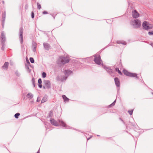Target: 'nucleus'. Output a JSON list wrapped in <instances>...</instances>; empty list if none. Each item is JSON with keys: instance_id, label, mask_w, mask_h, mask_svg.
Masks as SVG:
<instances>
[{"instance_id": "f257e3e1", "label": "nucleus", "mask_w": 153, "mask_h": 153, "mask_svg": "<svg viewBox=\"0 0 153 153\" xmlns=\"http://www.w3.org/2000/svg\"><path fill=\"white\" fill-rule=\"evenodd\" d=\"M131 24L134 28H139L141 25V22L138 19L132 20L131 22Z\"/></svg>"}, {"instance_id": "f03ea898", "label": "nucleus", "mask_w": 153, "mask_h": 153, "mask_svg": "<svg viewBox=\"0 0 153 153\" xmlns=\"http://www.w3.org/2000/svg\"><path fill=\"white\" fill-rule=\"evenodd\" d=\"M142 26L143 28L146 30L150 29L153 27V25L149 24L146 21H145L143 23Z\"/></svg>"}, {"instance_id": "7ed1b4c3", "label": "nucleus", "mask_w": 153, "mask_h": 153, "mask_svg": "<svg viewBox=\"0 0 153 153\" xmlns=\"http://www.w3.org/2000/svg\"><path fill=\"white\" fill-rule=\"evenodd\" d=\"M94 61L95 63L98 65H100L102 62V60L100 58V55L96 54L94 56Z\"/></svg>"}, {"instance_id": "20e7f679", "label": "nucleus", "mask_w": 153, "mask_h": 153, "mask_svg": "<svg viewBox=\"0 0 153 153\" xmlns=\"http://www.w3.org/2000/svg\"><path fill=\"white\" fill-rule=\"evenodd\" d=\"M123 73L125 75L131 77H137V74L135 73H132L128 72L127 71L124 70Z\"/></svg>"}, {"instance_id": "39448f33", "label": "nucleus", "mask_w": 153, "mask_h": 153, "mask_svg": "<svg viewBox=\"0 0 153 153\" xmlns=\"http://www.w3.org/2000/svg\"><path fill=\"white\" fill-rule=\"evenodd\" d=\"M60 60L61 62L64 64L68 63L69 62L70 59L68 57H66L65 58L64 57H62L60 58Z\"/></svg>"}, {"instance_id": "423d86ee", "label": "nucleus", "mask_w": 153, "mask_h": 153, "mask_svg": "<svg viewBox=\"0 0 153 153\" xmlns=\"http://www.w3.org/2000/svg\"><path fill=\"white\" fill-rule=\"evenodd\" d=\"M132 16L133 18H137L139 16V14L136 10H134L132 12Z\"/></svg>"}, {"instance_id": "0eeeda50", "label": "nucleus", "mask_w": 153, "mask_h": 153, "mask_svg": "<svg viewBox=\"0 0 153 153\" xmlns=\"http://www.w3.org/2000/svg\"><path fill=\"white\" fill-rule=\"evenodd\" d=\"M51 122L52 124L56 126H59V124L54 119H51Z\"/></svg>"}, {"instance_id": "6e6552de", "label": "nucleus", "mask_w": 153, "mask_h": 153, "mask_svg": "<svg viewBox=\"0 0 153 153\" xmlns=\"http://www.w3.org/2000/svg\"><path fill=\"white\" fill-rule=\"evenodd\" d=\"M114 81L117 86L119 87L120 86V82L119 79L117 78H115L114 79Z\"/></svg>"}, {"instance_id": "1a4fd4ad", "label": "nucleus", "mask_w": 153, "mask_h": 153, "mask_svg": "<svg viewBox=\"0 0 153 153\" xmlns=\"http://www.w3.org/2000/svg\"><path fill=\"white\" fill-rule=\"evenodd\" d=\"M45 86L47 88H49L50 86V83L49 81H44Z\"/></svg>"}, {"instance_id": "9d476101", "label": "nucleus", "mask_w": 153, "mask_h": 153, "mask_svg": "<svg viewBox=\"0 0 153 153\" xmlns=\"http://www.w3.org/2000/svg\"><path fill=\"white\" fill-rule=\"evenodd\" d=\"M42 80L41 79H39L38 80V83H39V86L40 88L42 87V85L41 84L42 83Z\"/></svg>"}, {"instance_id": "9b49d317", "label": "nucleus", "mask_w": 153, "mask_h": 153, "mask_svg": "<svg viewBox=\"0 0 153 153\" xmlns=\"http://www.w3.org/2000/svg\"><path fill=\"white\" fill-rule=\"evenodd\" d=\"M1 39L2 41L4 42L5 40V36L4 33H2L1 34Z\"/></svg>"}, {"instance_id": "f8f14e48", "label": "nucleus", "mask_w": 153, "mask_h": 153, "mask_svg": "<svg viewBox=\"0 0 153 153\" xmlns=\"http://www.w3.org/2000/svg\"><path fill=\"white\" fill-rule=\"evenodd\" d=\"M8 64H9L8 62H5L4 63L3 66V68L4 69H7L8 67Z\"/></svg>"}, {"instance_id": "ddd939ff", "label": "nucleus", "mask_w": 153, "mask_h": 153, "mask_svg": "<svg viewBox=\"0 0 153 153\" xmlns=\"http://www.w3.org/2000/svg\"><path fill=\"white\" fill-rule=\"evenodd\" d=\"M62 97L64 100L65 101L68 102L69 100V99L67 98L66 97L65 95H63Z\"/></svg>"}, {"instance_id": "4468645a", "label": "nucleus", "mask_w": 153, "mask_h": 153, "mask_svg": "<svg viewBox=\"0 0 153 153\" xmlns=\"http://www.w3.org/2000/svg\"><path fill=\"white\" fill-rule=\"evenodd\" d=\"M59 122L61 123V125L62 126L65 127H66V124H65L62 121H60V120H59Z\"/></svg>"}, {"instance_id": "2eb2a0df", "label": "nucleus", "mask_w": 153, "mask_h": 153, "mask_svg": "<svg viewBox=\"0 0 153 153\" xmlns=\"http://www.w3.org/2000/svg\"><path fill=\"white\" fill-rule=\"evenodd\" d=\"M27 97L29 98H31L33 97V95L29 93L27 94Z\"/></svg>"}, {"instance_id": "dca6fc26", "label": "nucleus", "mask_w": 153, "mask_h": 153, "mask_svg": "<svg viewBox=\"0 0 153 153\" xmlns=\"http://www.w3.org/2000/svg\"><path fill=\"white\" fill-rule=\"evenodd\" d=\"M22 34H23V32L22 31H21V33H20V37L21 38V41H22H22H23Z\"/></svg>"}, {"instance_id": "f3484780", "label": "nucleus", "mask_w": 153, "mask_h": 153, "mask_svg": "<svg viewBox=\"0 0 153 153\" xmlns=\"http://www.w3.org/2000/svg\"><path fill=\"white\" fill-rule=\"evenodd\" d=\"M47 100V98L46 97H44L41 101V103H43L44 102Z\"/></svg>"}, {"instance_id": "a211bd4d", "label": "nucleus", "mask_w": 153, "mask_h": 153, "mask_svg": "<svg viewBox=\"0 0 153 153\" xmlns=\"http://www.w3.org/2000/svg\"><path fill=\"white\" fill-rule=\"evenodd\" d=\"M115 69L116 71H118L119 74H120V75H122V73L119 70V68H116Z\"/></svg>"}, {"instance_id": "6ab92c4d", "label": "nucleus", "mask_w": 153, "mask_h": 153, "mask_svg": "<svg viewBox=\"0 0 153 153\" xmlns=\"http://www.w3.org/2000/svg\"><path fill=\"white\" fill-rule=\"evenodd\" d=\"M20 114L19 113H17L15 115V117L16 118H18L19 116L20 115Z\"/></svg>"}, {"instance_id": "aec40b11", "label": "nucleus", "mask_w": 153, "mask_h": 153, "mask_svg": "<svg viewBox=\"0 0 153 153\" xmlns=\"http://www.w3.org/2000/svg\"><path fill=\"white\" fill-rule=\"evenodd\" d=\"M30 60L31 63H33L34 62V61L33 59V58H30Z\"/></svg>"}, {"instance_id": "412c9836", "label": "nucleus", "mask_w": 153, "mask_h": 153, "mask_svg": "<svg viewBox=\"0 0 153 153\" xmlns=\"http://www.w3.org/2000/svg\"><path fill=\"white\" fill-rule=\"evenodd\" d=\"M37 5L38 8L39 10L41 8V5L39 4L38 3H37Z\"/></svg>"}, {"instance_id": "4be33fe9", "label": "nucleus", "mask_w": 153, "mask_h": 153, "mask_svg": "<svg viewBox=\"0 0 153 153\" xmlns=\"http://www.w3.org/2000/svg\"><path fill=\"white\" fill-rule=\"evenodd\" d=\"M133 111V110H131L128 111V112L130 115H132V114Z\"/></svg>"}, {"instance_id": "5701e85b", "label": "nucleus", "mask_w": 153, "mask_h": 153, "mask_svg": "<svg viewBox=\"0 0 153 153\" xmlns=\"http://www.w3.org/2000/svg\"><path fill=\"white\" fill-rule=\"evenodd\" d=\"M42 77L44 78H45L46 76V74L45 72H43L42 74Z\"/></svg>"}, {"instance_id": "b1692460", "label": "nucleus", "mask_w": 153, "mask_h": 153, "mask_svg": "<svg viewBox=\"0 0 153 153\" xmlns=\"http://www.w3.org/2000/svg\"><path fill=\"white\" fill-rule=\"evenodd\" d=\"M120 43L123 44L124 45H126V42L124 41H121V43Z\"/></svg>"}, {"instance_id": "393cba45", "label": "nucleus", "mask_w": 153, "mask_h": 153, "mask_svg": "<svg viewBox=\"0 0 153 153\" xmlns=\"http://www.w3.org/2000/svg\"><path fill=\"white\" fill-rule=\"evenodd\" d=\"M31 17L32 18H33L34 17V14L33 12H32L31 13Z\"/></svg>"}, {"instance_id": "a878e982", "label": "nucleus", "mask_w": 153, "mask_h": 153, "mask_svg": "<svg viewBox=\"0 0 153 153\" xmlns=\"http://www.w3.org/2000/svg\"><path fill=\"white\" fill-rule=\"evenodd\" d=\"M149 34L150 35H152L153 34V32H149Z\"/></svg>"}, {"instance_id": "bb28decb", "label": "nucleus", "mask_w": 153, "mask_h": 153, "mask_svg": "<svg viewBox=\"0 0 153 153\" xmlns=\"http://www.w3.org/2000/svg\"><path fill=\"white\" fill-rule=\"evenodd\" d=\"M43 13L44 14H47L48 13L46 11H44L43 12Z\"/></svg>"}, {"instance_id": "cd10ccee", "label": "nucleus", "mask_w": 153, "mask_h": 153, "mask_svg": "<svg viewBox=\"0 0 153 153\" xmlns=\"http://www.w3.org/2000/svg\"><path fill=\"white\" fill-rule=\"evenodd\" d=\"M121 41H117V43L118 44H121L120 43H121Z\"/></svg>"}, {"instance_id": "c85d7f7f", "label": "nucleus", "mask_w": 153, "mask_h": 153, "mask_svg": "<svg viewBox=\"0 0 153 153\" xmlns=\"http://www.w3.org/2000/svg\"><path fill=\"white\" fill-rule=\"evenodd\" d=\"M114 104H115V103H114L113 102V103H112V104H111V105L113 106L114 105Z\"/></svg>"}, {"instance_id": "c756f323", "label": "nucleus", "mask_w": 153, "mask_h": 153, "mask_svg": "<svg viewBox=\"0 0 153 153\" xmlns=\"http://www.w3.org/2000/svg\"><path fill=\"white\" fill-rule=\"evenodd\" d=\"M25 7H26V8H27V6H25Z\"/></svg>"}, {"instance_id": "7c9ffc66", "label": "nucleus", "mask_w": 153, "mask_h": 153, "mask_svg": "<svg viewBox=\"0 0 153 153\" xmlns=\"http://www.w3.org/2000/svg\"><path fill=\"white\" fill-rule=\"evenodd\" d=\"M25 7H26V8H27V6H25Z\"/></svg>"}]
</instances>
